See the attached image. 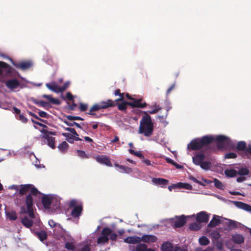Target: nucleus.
<instances>
[{
    "mask_svg": "<svg viewBox=\"0 0 251 251\" xmlns=\"http://www.w3.org/2000/svg\"><path fill=\"white\" fill-rule=\"evenodd\" d=\"M228 138L224 135H218L215 138L212 136L205 135L201 138H196L191 141L188 144V148L192 151L200 150L202 148L209 147L210 145L215 141L218 149L225 147L226 144L228 142Z\"/></svg>",
    "mask_w": 251,
    "mask_h": 251,
    "instance_id": "nucleus-1",
    "label": "nucleus"
},
{
    "mask_svg": "<svg viewBox=\"0 0 251 251\" xmlns=\"http://www.w3.org/2000/svg\"><path fill=\"white\" fill-rule=\"evenodd\" d=\"M114 94L115 96H119L120 98L115 100L108 99L105 101H100L98 103H95L91 107L86 114L91 116H95L96 114L94 112L115 107L117 105V102L123 101L124 100V94L121 93L120 89H118L116 90Z\"/></svg>",
    "mask_w": 251,
    "mask_h": 251,
    "instance_id": "nucleus-2",
    "label": "nucleus"
},
{
    "mask_svg": "<svg viewBox=\"0 0 251 251\" xmlns=\"http://www.w3.org/2000/svg\"><path fill=\"white\" fill-rule=\"evenodd\" d=\"M144 115L140 121L138 133L147 137L153 135L154 126L151 116L146 111H143Z\"/></svg>",
    "mask_w": 251,
    "mask_h": 251,
    "instance_id": "nucleus-3",
    "label": "nucleus"
},
{
    "mask_svg": "<svg viewBox=\"0 0 251 251\" xmlns=\"http://www.w3.org/2000/svg\"><path fill=\"white\" fill-rule=\"evenodd\" d=\"M70 207H73L71 215L74 218H79L83 211V203L81 201L72 199L69 204Z\"/></svg>",
    "mask_w": 251,
    "mask_h": 251,
    "instance_id": "nucleus-4",
    "label": "nucleus"
},
{
    "mask_svg": "<svg viewBox=\"0 0 251 251\" xmlns=\"http://www.w3.org/2000/svg\"><path fill=\"white\" fill-rule=\"evenodd\" d=\"M25 203L26 206V209L25 206H22L21 207V214H27L31 219H34L35 218V215L33 209V200L30 195H27L26 196Z\"/></svg>",
    "mask_w": 251,
    "mask_h": 251,
    "instance_id": "nucleus-5",
    "label": "nucleus"
},
{
    "mask_svg": "<svg viewBox=\"0 0 251 251\" xmlns=\"http://www.w3.org/2000/svg\"><path fill=\"white\" fill-rule=\"evenodd\" d=\"M29 191H30V193L28 195H30L31 196L32 195L36 196L38 194H41L38 189L32 184H22L20 186L19 194L20 195H26Z\"/></svg>",
    "mask_w": 251,
    "mask_h": 251,
    "instance_id": "nucleus-6",
    "label": "nucleus"
},
{
    "mask_svg": "<svg viewBox=\"0 0 251 251\" xmlns=\"http://www.w3.org/2000/svg\"><path fill=\"white\" fill-rule=\"evenodd\" d=\"M41 132L42 133V138L47 140L48 146L53 149H54L55 148V138L50 136V135H55V133L49 131L44 129H43Z\"/></svg>",
    "mask_w": 251,
    "mask_h": 251,
    "instance_id": "nucleus-7",
    "label": "nucleus"
},
{
    "mask_svg": "<svg viewBox=\"0 0 251 251\" xmlns=\"http://www.w3.org/2000/svg\"><path fill=\"white\" fill-rule=\"evenodd\" d=\"M112 230L109 227H104L101 232V236L97 239L98 244H104L109 240L108 236L111 233Z\"/></svg>",
    "mask_w": 251,
    "mask_h": 251,
    "instance_id": "nucleus-8",
    "label": "nucleus"
},
{
    "mask_svg": "<svg viewBox=\"0 0 251 251\" xmlns=\"http://www.w3.org/2000/svg\"><path fill=\"white\" fill-rule=\"evenodd\" d=\"M13 65L17 68L20 69L22 70H25L30 68L32 64L29 61L22 62L20 63H15L12 59H10Z\"/></svg>",
    "mask_w": 251,
    "mask_h": 251,
    "instance_id": "nucleus-9",
    "label": "nucleus"
},
{
    "mask_svg": "<svg viewBox=\"0 0 251 251\" xmlns=\"http://www.w3.org/2000/svg\"><path fill=\"white\" fill-rule=\"evenodd\" d=\"M209 215L205 211H201L197 214L196 221L199 223H207L209 221Z\"/></svg>",
    "mask_w": 251,
    "mask_h": 251,
    "instance_id": "nucleus-10",
    "label": "nucleus"
},
{
    "mask_svg": "<svg viewBox=\"0 0 251 251\" xmlns=\"http://www.w3.org/2000/svg\"><path fill=\"white\" fill-rule=\"evenodd\" d=\"M132 101V102H129V103H128V105L132 108L138 107L143 108L146 107L147 105L146 102H142V99H136L134 98Z\"/></svg>",
    "mask_w": 251,
    "mask_h": 251,
    "instance_id": "nucleus-11",
    "label": "nucleus"
},
{
    "mask_svg": "<svg viewBox=\"0 0 251 251\" xmlns=\"http://www.w3.org/2000/svg\"><path fill=\"white\" fill-rule=\"evenodd\" d=\"M157 240V237L152 234H145L141 238V242L148 244L155 243Z\"/></svg>",
    "mask_w": 251,
    "mask_h": 251,
    "instance_id": "nucleus-12",
    "label": "nucleus"
},
{
    "mask_svg": "<svg viewBox=\"0 0 251 251\" xmlns=\"http://www.w3.org/2000/svg\"><path fill=\"white\" fill-rule=\"evenodd\" d=\"M42 203L46 209H50L52 201V198L49 195H44L42 198Z\"/></svg>",
    "mask_w": 251,
    "mask_h": 251,
    "instance_id": "nucleus-13",
    "label": "nucleus"
},
{
    "mask_svg": "<svg viewBox=\"0 0 251 251\" xmlns=\"http://www.w3.org/2000/svg\"><path fill=\"white\" fill-rule=\"evenodd\" d=\"M6 72L7 75H10L14 70L11 66L4 62L0 61V75L2 74L3 70Z\"/></svg>",
    "mask_w": 251,
    "mask_h": 251,
    "instance_id": "nucleus-14",
    "label": "nucleus"
},
{
    "mask_svg": "<svg viewBox=\"0 0 251 251\" xmlns=\"http://www.w3.org/2000/svg\"><path fill=\"white\" fill-rule=\"evenodd\" d=\"M186 217L184 215L176 217V219L174 222V226L176 228L181 227L186 224Z\"/></svg>",
    "mask_w": 251,
    "mask_h": 251,
    "instance_id": "nucleus-15",
    "label": "nucleus"
},
{
    "mask_svg": "<svg viewBox=\"0 0 251 251\" xmlns=\"http://www.w3.org/2000/svg\"><path fill=\"white\" fill-rule=\"evenodd\" d=\"M5 86L11 90L17 89L20 86L19 81L16 79H11L6 81Z\"/></svg>",
    "mask_w": 251,
    "mask_h": 251,
    "instance_id": "nucleus-16",
    "label": "nucleus"
},
{
    "mask_svg": "<svg viewBox=\"0 0 251 251\" xmlns=\"http://www.w3.org/2000/svg\"><path fill=\"white\" fill-rule=\"evenodd\" d=\"M97 161L101 163L104 164L109 167H112V164L108 157L105 155L99 156L97 157Z\"/></svg>",
    "mask_w": 251,
    "mask_h": 251,
    "instance_id": "nucleus-17",
    "label": "nucleus"
},
{
    "mask_svg": "<svg viewBox=\"0 0 251 251\" xmlns=\"http://www.w3.org/2000/svg\"><path fill=\"white\" fill-rule=\"evenodd\" d=\"M234 205L238 208L244 210L246 211H251V205L242 201H233Z\"/></svg>",
    "mask_w": 251,
    "mask_h": 251,
    "instance_id": "nucleus-18",
    "label": "nucleus"
},
{
    "mask_svg": "<svg viewBox=\"0 0 251 251\" xmlns=\"http://www.w3.org/2000/svg\"><path fill=\"white\" fill-rule=\"evenodd\" d=\"M205 158V155L203 153H199L193 157V161L195 165L199 166L203 161Z\"/></svg>",
    "mask_w": 251,
    "mask_h": 251,
    "instance_id": "nucleus-19",
    "label": "nucleus"
},
{
    "mask_svg": "<svg viewBox=\"0 0 251 251\" xmlns=\"http://www.w3.org/2000/svg\"><path fill=\"white\" fill-rule=\"evenodd\" d=\"M152 181L155 184L160 185L164 188H165L168 183V180L163 178H153Z\"/></svg>",
    "mask_w": 251,
    "mask_h": 251,
    "instance_id": "nucleus-20",
    "label": "nucleus"
},
{
    "mask_svg": "<svg viewBox=\"0 0 251 251\" xmlns=\"http://www.w3.org/2000/svg\"><path fill=\"white\" fill-rule=\"evenodd\" d=\"M124 242L128 244H138L141 242V238L136 236H129L124 239Z\"/></svg>",
    "mask_w": 251,
    "mask_h": 251,
    "instance_id": "nucleus-21",
    "label": "nucleus"
},
{
    "mask_svg": "<svg viewBox=\"0 0 251 251\" xmlns=\"http://www.w3.org/2000/svg\"><path fill=\"white\" fill-rule=\"evenodd\" d=\"M231 239L232 241L237 244H241L244 242L245 238L244 236L240 234H235L232 235Z\"/></svg>",
    "mask_w": 251,
    "mask_h": 251,
    "instance_id": "nucleus-22",
    "label": "nucleus"
},
{
    "mask_svg": "<svg viewBox=\"0 0 251 251\" xmlns=\"http://www.w3.org/2000/svg\"><path fill=\"white\" fill-rule=\"evenodd\" d=\"M34 235L37 236L41 242H43L47 239L48 235L47 232L44 230L34 232Z\"/></svg>",
    "mask_w": 251,
    "mask_h": 251,
    "instance_id": "nucleus-23",
    "label": "nucleus"
},
{
    "mask_svg": "<svg viewBox=\"0 0 251 251\" xmlns=\"http://www.w3.org/2000/svg\"><path fill=\"white\" fill-rule=\"evenodd\" d=\"M221 221L219 218L218 216L214 215L212 219L210 221L208 224L207 226L208 227H213L221 224Z\"/></svg>",
    "mask_w": 251,
    "mask_h": 251,
    "instance_id": "nucleus-24",
    "label": "nucleus"
},
{
    "mask_svg": "<svg viewBox=\"0 0 251 251\" xmlns=\"http://www.w3.org/2000/svg\"><path fill=\"white\" fill-rule=\"evenodd\" d=\"M65 247L68 250L72 251H75L76 250L75 246V240L72 238L70 237L69 241L68 242H66L65 244Z\"/></svg>",
    "mask_w": 251,
    "mask_h": 251,
    "instance_id": "nucleus-25",
    "label": "nucleus"
},
{
    "mask_svg": "<svg viewBox=\"0 0 251 251\" xmlns=\"http://www.w3.org/2000/svg\"><path fill=\"white\" fill-rule=\"evenodd\" d=\"M21 222L22 224L27 228H30L33 224L32 219H29L27 216L23 218Z\"/></svg>",
    "mask_w": 251,
    "mask_h": 251,
    "instance_id": "nucleus-26",
    "label": "nucleus"
},
{
    "mask_svg": "<svg viewBox=\"0 0 251 251\" xmlns=\"http://www.w3.org/2000/svg\"><path fill=\"white\" fill-rule=\"evenodd\" d=\"M46 86L50 90L55 93H60L59 87L54 82L46 83Z\"/></svg>",
    "mask_w": 251,
    "mask_h": 251,
    "instance_id": "nucleus-27",
    "label": "nucleus"
},
{
    "mask_svg": "<svg viewBox=\"0 0 251 251\" xmlns=\"http://www.w3.org/2000/svg\"><path fill=\"white\" fill-rule=\"evenodd\" d=\"M151 248H148L147 246L144 243H138L134 249H132V251H148Z\"/></svg>",
    "mask_w": 251,
    "mask_h": 251,
    "instance_id": "nucleus-28",
    "label": "nucleus"
},
{
    "mask_svg": "<svg viewBox=\"0 0 251 251\" xmlns=\"http://www.w3.org/2000/svg\"><path fill=\"white\" fill-rule=\"evenodd\" d=\"M173 248V244L169 241L164 242L161 245L162 251H172Z\"/></svg>",
    "mask_w": 251,
    "mask_h": 251,
    "instance_id": "nucleus-29",
    "label": "nucleus"
},
{
    "mask_svg": "<svg viewBox=\"0 0 251 251\" xmlns=\"http://www.w3.org/2000/svg\"><path fill=\"white\" fill-rule=\"evenodd\" d=\"M42 97L48 99L50 102L56 105H59L61 103L60 100L57 99L53 98L50 95L44 94L42 95Z\"/></svg>",
    "mask_w": 251,
    "mask_h": 251,
    "instance_id": "nucleus-30",
    "label": "nucleus"
},
{
    "mask_svg": "<svg viewBox=\"0 0 251 251\" xmlns=\"http://www.w3.org/2000/svg\"><path fill=\"white\" fill-rule=\"evenodd\" d=\"M115 166L118 168L119 170L122 173H129L132 172V169L128 167H126L125 166L118 165L117 164H115Z\"/></svg>",
    "mask_w": 251,
    "mask_h": 251,
    "instance_id": "nucleus-31",
    "label": "nucleus"
},
{
    "mask_svg": "<svg viewBox=\"0 0 251 251\" xmlns=\"http://www.w3.org/2000/svg\"><path fill=\"white\" fill-rule=\"evenodd\" d=\"M247 146L246 143L245 141H240L237 143L236 150L243 152L245 151Z\"/></svg>",
    "mask_w": 251,
    "mask_h": 251,
    "instance_id": "nucleus-32",
    "label": "nucleus"
},
{
    "mask_svg": "<svg viewBox=\"0 0 251 251\" xmlns=\"http://www.w3.org/2000/svg\"><path fill=\"white\" fill-rule=\"evenodd\" d=\"M6 216L9 220L14 221L17 219V213L15 211L12 210L5 212Z\"/></svg>",
    "mask_w": 251,
    "mask_h": 251,
    "instance_id": "nucleus-33",
    "label": "nucleus"
},
{
    "mask_svg": "<svg viewBox=\"0 0 251 251\" xmlns=\"http://www.w3.org/2000/svg\"><path fill=\"white\" fill-rule=\"evenodd\" d=\"M225 174L227 177H233L237 175V172L234 169H227L225 171Z\"/></svg>",
    "mask_w": 251,
    "mask_h": 251,
    "instance_id": "nucleus-34",
    "label": "nucleus"
},
{
    "mask_svg": "<svg viewBox=\"0 0 251 251\" xmlns=\"http://www.w3.org/2000/svg\"><path fill=\"white\" fill-rule=\"evenodd\" d=\"M241 155L242 157H246L247 158H250L249 156H251V144H248L245 151L242 152Z\"/></svg>",
    "mask_w": 251,
    "mask_h": 251,
    "instance_id": "nucleus-35",
    "label": "nucleus"
},
{
    "mask_svg": "<svg viewBox=\"0 0 251 251\" xmlns=\"http://www.w3.org/2000/svg\"><path fill=\"white\" fill-rule=\"evenodd\" d=\"M128 103H129V101H124L121 103L118 104L117 102V105L118 106V110L122 111H126L127 109V105H128Z\"/></svg>",
    "mask_w": 251,
    "mask_h": 251,
    "instance_id": "nucleus-36",
    "label": "nucleus"
},
{
    "mask_svg": "<svg viewBox=\"0 0 251 251\" xmlns=\"http://www.w3.org/2000/svg\"><path fill=\"white\" fill-rule=\"evenodd\" d=\"M213 182L214 183V186L216 188H218L220 190L224 189V185L217 178H214Z\"/></svg>",
    "mask_w": 251,
    "mask_h": 251,
    "instance_id": "nucleus-37",
    "label": "nucleus"
},
{
    "mask_svg": "<svg viewBox=\"0 0 251 251\" xmlns=\"http://www.w3.org/2000/svg\"><path fill=\"white\" fill-rule=\"evenodd\" d=\"M68 147V143L66 141H63L58 145V148L61 152H64L67 151Z\"/></svg>",
    "mask_w": 251,
    "mask_h": 251,
    "instance_id": "nucleus-38",
    "label": "nucleus"
},
{
    "mask_svg": "<svg viewBox=\"0 0 251 251\" xmlns=\"http://www.w3.org/2000/svg\"><path fill=\"white\" fill-rule=\"evenodd\" d=\"M177 186H178V189L184 188V189H188V190H192V186L188 183L178 182Z\"/></svg>",
    "mask_w": 251,
    "mask_h": 251,
    "instance_id": "nucleus-39",
    "label": "nucleus"
},
{
    "mask_svg": "<svg viewBox=\"0 0 251 251\" xmlns=\"http://www.w3.org/2000/svg\"><path fill=\"white\" fill-rule=\"evenodd\" d=\"M199 166L204 170H208L210 169L211 164L209 162L203 161Z\"/></svg>",
    "mask_w": 251,
    "mask_h": 251,
    "instance_id": "nucleus-40",
    "label": "nucleus"
},
{
    "mask_svg": "<svg viewBox=\"0 0 251 251\" xmlns=\"http://www.w3.org/2000/svg\"><path fill=\"white\" fill-rule=\"evenodd\" d=\"M250 171L247 168H241L237 172V174L240 176H246L249 175Z\"/></svg>",
    "mask_w": 251,
    "mask_h": 251,
    "instance_id": "nucleus-41",
    "label": "nucleus"
},
{
    "mask_svg": "<svg viewBox=\"0 0 251 251\" xmlns=\"http://www.w3.org/2000/svg\"><path fill=\"white\" fill-rule=\"evenodd\" d=\"M199 243L202 246H206L209 244V241L208 239L205 236H202L199 239Z\"/></svg>",
    "mask_w": 251,
    "mask_h": 251,
    "instance_id": "nucleus-42",
    "label": "nucleus"
},
{
    "mask_svg": "<svg viewBox=\"0 0 251 251\" xmlns=\"http://www.w3.org/2000/svg\"><path fill=\"white\" fill-rule=\"evenodd\" d=\"M228 226L232 229H235L238 228V222L236 221H234L232 220L228 219Z\"/></svg>",
    "mask_w": 251,
    "mask_h": 251,
    "instance_id": "nucleus-43",
    "label": "nucleus"
},
{
    "mask_svg": "<svg viewBox=\"0 0 251 251\" xmlns=\"http://www.w3.org/2000/svg\"><path fill=\"white\" fill-rule=\"evenodd\" d=\"M129 152L130 154L134 155L138 157H139L140 159H144V156L142 154L141 151H135L133 150L130 149L129 150Z\"/></svg>",
    "mask_w": 251,
    "mask_h": 251,
    "instance_id": "nucleus-44",
    "label": "nucleus"
},
{
    "mask_svg": "<svg viewBox=\"0 0 251 251\" xmlns=\"http://www.w3.org/2000/svg\"><path fill=\"white\" fill-rule=\"evenodd\" d=\"M91 249L90 245L88 244H85L81 246L78 249H76L75 251H90Z\"/></svg>",
    "mask_w": 251,
    "mask_h": 251,
    "instance_id": "nucleus-45",
    "label": "nucleus"
},
{
    "mask_svg": "<svg viewBox=\"0 0 251 251\" xmlns=\"http://www.w3.org/2000/svg\"><path fill=\"white\" fill-rule=\"evenodd\" d=\"M76 152L78 156L83 159H86L89 158V155H88L83 151L77 150Z\"/></svg>",
    "mask_w": 251,
    "mask_h": 251,
    "instance_id": "nucleus-46",
    "label": "nucleus"
},
{
    "mask_svg": "<svg viewBox=\"0 0 251 251\" xmlns=\"http://www.w3.org/2000/svg\"><path fill=\"white\" fill-rule=\"evenodd\" d=\"M64 123L66 124L67 126H75L79 128H82L80 125L75 122H69L68 121H67L66 120L64 121Z\"/></svg>",
    "mask_w": 251,
    "mask_h": 251,
    "instance_id": "nucleus-47",
    "label": "nucleus"
},
{
    "mask_svg": "<svg viewBox=\"0 0 251 251\" xmlns=\"http://www.w3.org/2000/svg\"><path fill=\"white\" fill-rule=\"evenodd\" d=\"M66 118L69 121H74V120H81L83 121V119L79 116H74L71 115H67L66 116Z\"/></svg>",
    "mask_w": 251,
    "mask_h": 251,
    "instance_id": "nucleus-48",
    "label": "nucleus"
},
{
    "mask_svg": "<svg viewBox=\"0 0 251 251\" xmlns=\"http://www.w3.org/2000/svg\"><path fill=\"white\" fill-rule=\"evenodd\" d=\"M70 82L68 81L65 82L61 87H59L60 93L65 91L70 86Z\"/></svg>",
    "mask_w": 251,
    "mask_h": 251,
    "instance_id": "nucleus-49",
    "label": "nucleus"
},
{
    "mask_svg": "<svg viewBox=\"0 0 251 251\" xmlns=\"http://www.w3.org/2000/svg\"><path fill=\"white\" fill-rule=\"evenodd\" d=\"M210 236L212 239L217 240L220 237V234L217 231H213L210 233Z\"/></svg>",
    "mask_w": 251,
    "mask_h": 251,
    "instance_id": "nucleus-50",
    "label": "nucleus"
},
{
    "mask_svg": "<svg viewBox=\"0 0 251 251\" xmlns=\"http://www.w3.org/2000/svg\"><path fill=\"white\" fill-rule=\"evenodd\" d=\"M189 227L191 230H198L200 228V226L198 224L194 223L190 225Z\"/></svg>",
    "mask_w": 251,
    "mask_h": 251,
    "instance_id": "nucleus-51",
    "label": "nucleus"
},
{
    "mask_svg": "<svg viewBox=\"0 0 251 251\" xmlns=\"http://www.w3.org/2000/svg\"><path fill=\"white\" fill-rule=\"evenodd\" d=\"M62 135L67 138V141L70 143H73V141H71V139L74 138V136L69 133H63Z\"/></svg>",
    "mask_w": 251,
    "mask_h": 251,
    "instance_id": "nucleus-52",
    "label": "nucleus"
},
{
    "mask_svg": "<svg viewBox=\"0 0 251 251\" xmlns=\"http://www.w3.org/2000/svg\"><path fill=\"white\" fill-rule=\"evenodd\" d=\"M236 157L237 154L234 152H229L225 155L226 158H235Z\"/></svg>",
    "mask_w": 251,
    "mask_h": 251,
    "instance_id": "nucleus-53",
    "label": "nucleus"
},
{
    "mask_svg": "<svg viewBox=\"0 0 251 251\" xmlns=\"http://www.w3.org/2000/svg\"><path fill=\"white\" fill-rule=\"evenodd\" d=\"M88 108V104H84L83 103H80L79 104V109L81 111H85Z\"/></svg>",
    "mask_w": 251,
    "mask_h": 251,
    "instance_id": "nucleus-54",
    "label": "nucleus"
},
{
    "mask_svg": "<svg viewBox=\"0 0 251 251\" xmlns=\"http://www.w3.org/2000/svg\"><path fill=\"white\" fill-rule=\"evenodd\" d=\"M18 120L21 121L22 122L24 123H26L27 122V119L25 118L24 115L22 114H20L19 115Z\"/></svg>",
    "mask_w": 251,
    "mask_h": 251,
    "instance_id": "nucleus-55",
    "label": "nucleus"
},
{
    "mask_svg": "<svg viewBox=\"0 0 251 251\" xmlns=\"http://www.w3.org/2000/svg\"><path fill=\"white\" fill-rule=\"evenodd\" d=\"M65 130L68 131H69L72 134L74 135V136H78V134L76 132L74 128H70V127H66L65 128Z\"/></svg>",
    "mask_w": 251,
    "mask_h": 251,
    "instance_id": "nucleus-56",
    "label": "nucleus"
},
{
    "mask_svg": "<svg viewBox=\"0 0 251 251\" xmlns=\"http://www.w3.org/2000/svg\"><path fill=\"white\" fill-rule=\"evenodd\" d=\"M34 103L38 104V105L43 107H45L48 104V103L47 102L43 101V100H40L39 101H35Z\"/></svg>",
    "mask_w": 251,
    "mask_h": 251,
    "instance_id": "nucleus-57",
    "label": "nucleus"
},
{
    "mask_svg": "<svg viewBox=\"0 0 251 251\" xmlns=\"http://www.w3.org/2000/svg\"><path fill=\"white\" fill-rule=\"evenodd\" d=\"M66 98L67 99L70 101L74 100V97L70 92H68L66 95Z\"/></svg>",
    "mask_w": 251,
    "mask_h": 251,
    "instance_id": "nucleus-58",
    "label": "nucleus"
},
{
    "mask_svg": "<svg viewBox=\"0 0 251 251\" xmlns=\"http://www.w3.org/2000/svg\"><path fill=\"white\" fill-rule=\"evenodd\" d=\"M168 111L169 109H167L166 112L164 115L158 116V119L160 120V121L162 122L163 120L166 118L168 115Z\"/></svg>",
    "mask_w": 251,
    "mask_h": 251,
    "instance_id": "nucleus-59",
    "label": "nucleus"
},
{
    "mask_svg": "<svg viewBox=\"0 0 251 251\" xmlns=\"http://www.w3.org/2000/svg\"><path fill=\"white\" fill-rule=\"evenodd\" d=\"M109 239L112 241H116L117 238V235L115 233H112L110 234Z\"/></svg>",
    "mask_w": 251,
    "mask_h": 251,
    "instance_id": "nucleus-60",
    "label": "nucleus"
},
{
    "mask_svg": "<svg viewBox=\"0 0 251 251\" xmlns=\"http://www.w3.org/2000/svg\"><path fill=\"white\" fill-rule=\"evenodd\" d=\"M39 115L40 116V117L43 118H48L49 117V115L48 114V113L43 111H40L39 112Z\"/></svg>",
    "mask_w": 251,
    "mask_h": 251,
    "instance_id": "nucleus-61",
    "label": "nucleus"
},
{
    "mask_svg": "<svg viewBox=\"0 0 251 251\" xmlns=\"http://www.w3.org/2000/svg\"><path fill=\"white\" fill-rule=\"evenodd\" d=\"M175 86V84H173L172 85H171L167 90L166 92V95H168L172 91V90L174 88Z\"/></svg>",
    "mask_w": 251,
    "mask_h": 251,
    "instance_id": "nucleus-62",
    "label": "nucleus"
},
{
    "mask_svg": "<svg viewBox=\"0 0 251 251\" xmlns=\"http://www.w3.org/2000/svg\"><path fill=\"white\" fill-rule=\"evenodd\" d=\"M178 188L177 183L176 184H173L171 186H169L168 189L170 191H172L173 189Z\"/></svg>",
    "mask_w": 251,
    "mask_h": 251,
    "instance_id": "nucleus-63",
    "label": "nucleus"
},
{
    "mask_svg": "<svg viewBox=\"0 0 251 251\" xmlns=\"http://www.w3.org/2000/svg\"><path fill=\"white\" fill-rule=\"evenodd\" d=\"M13 112L16 114L19 115L21 114V110L16 107H13Z\"/></svg>",
    "mask_w": 251,
    "mask_h": 251,
    "instance_id": "nucleus-64",
    "label": "nucleus"
}]
</instances>
